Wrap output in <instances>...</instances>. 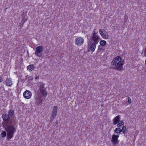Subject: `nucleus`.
Segmentation results:
<instances>
[{
    "mask_svg": "<svg viewBox=\"0 0 146 146\" xmlns=\"http://www.w3.org/2000/svg\"><path fill=\"white\" fill-rule=\"evenodd\" d=\"M119 137V135H113L111 140L113 143L115 144H117L119 143V141L118 139Z\"/></svg>",
    "mask_w": 146,
    "mask_h": 146,
    "instance_id": "1a4fd4ad",
    "label": "nucleus"
},
{
    "mask_svg": "<svg viewBox=\"0 0 146 146\" xmlns=\"http://www.w3.org/2000/svg\"><path fill=\"white\" fill-rule=\"evenodd\" d=\"M84 42V39L83 38L79 37L76 39L75 43L78 45H82Z\"/></svg>",
    "mask_w": 146,
    "mask_h": 146,
    "instance_id": "0eeeda50",
    "label": "nucleus"
},
{
    "mask_svg": "<svg viewBox=\"0 0 146 146\" xmlns=\"http://www.w3.org/2000/svg\"><path fill=\"white\" fill-rule=\"evenodd\" d=\"M45 97L35 94L34 98L35 104L37 106L41 105L42 102L45 99Z\"/></svg>",
    "mask_w": 146,
    "mask_h": 146,
    "instance_id": "20e7f679",
    "label": "nucleus"
},
{
    "mask_svg": "<svg viewBox=\"0 0 146 146\" xmlns=\"http://www.w3.org/2000/svg\"><path fill=\"white\" fill-rule=\"evenodd\" d=\"M6 85L8 86H11L12 85V82L11 78H7L6 80Z\"/></svg>",
    "mask_w": 146,
    "mask_h": 146,
    "instance_id": "f8f14e48",
    "label": "nucleus"
},
{
    "mask_svg": "<svg viewBox=\"0 0 146 146\" xmlns=\"http://www.w3.org/2000/svg\"><path fill=\"white\" fill-rule=\"evenodd\" d=\"M27 76V77L28 78V80L30 83H31L32 82V81L33 79V77L32 76Z\"/></svg>",
    "mask_w": 146,
    "mask_h": 146,
    "instance_id": "aec40b11",
    "label": "nucleus"
},
{
    "mask_svg": "<svg viewBox=\"0 0 146 146\" xmlns=\"http://www.w3.org/2000/svg\"><path fill=\"white\" fill-rule=\"evenodd\" d=\"M23 95L25 98L29 99L31 98L32 96V93L30 91L26 90L23 93Z\"/></svg>",
    "mask_w": 146,
    "mask_h": 146,
    "instance_id": "6e6552de",
    "label": "nucleus"
},
{
    "mask_svg": "<svg viewBox=\"0 0 146 146\" xmlns=\"http://www.w3.org/2000/svg\"><path fill=\"white\" fill-rule=\"evenodd\" d=\"M120 120V115H118L115 117L113 119V123L114 125H116Z\"/></svg>",
    "mask_w": 146,
    "mask_h": 146,
    "instance_id": "9b49d317",
    "label": "nucleus"
},
{
    "mask_svg": "<svg viewBox=\"0 0 146 146\" xmlns=\"http://www.w3.org/2000/svg\"><path fill=\"white\" fill-rule=\"evenodd\" d=\"M111 65L113 66H116L114 69L118 71H121L123 70V65L124 62L122 60L121 58L119 56H117L115 57L111 62Z\"/></svg>",
    "mask_w": 146,
    "mask_h": 146,
    "instance_id": "f03ea898",
    "label": "nucleus"
},
{
    "mask_svg": "<svg viewBox=\"0 0 146 146\" xmlns=\"http://www.w3.org/2000/svg\"><path fill=\"white\" fill-rule=\"evenodd\" d=\"M38 78V77H36L35 78H36V79H37V78Z\"/></svg>",
    "mask_w": 146,
    "mask_h": 146,
    "instance_id": "cd10ccee",
    "label": "nucleus"
},
{
    "mask_svg": "<svg viewBox=\"0 0 146 146\" xmlns=\"http://www.w3.org/2000/svg\"><path fill=\"white\" fill-rule=\"evenodd\" d=\"M128 102L129 104L131 103V100L129 97H128L127 98Z\"/></svg>",
    "mask_w": 146,
    "mask_h": 146,
    "instance_id": "a878e982",
    "label": "nucleus"
},
{
    "mask_svg": "<svg viewBox=\"0 0 146 146\" xmlns=\"http://www.w3.org/2000/svg\"><path fill=\"white\" fill-rule=\"evenodd\" d=\"M43 47L42 46H37L36 48L35 54L36 56L39 57H41L42 56V51Z\"/></svg>",
    "mask_w": 146,
    "mask_h": 146,
    "instance_id": "39448f33",
    "label": "nucleus"
},
{
    "mask_svg": "<svg viewBox=\"0 0 146 146\" xmlns=\"http://www.w3.org/2000/svg\"><path fill=\"white\" fill-rule=\"evenodd\" d=\"M104 49V47L101 45H99L98 47L97 53H98L100 52Z\"/></svg>",
    "mask_w": 146,
    "mask_h": 146,
    "instance_id": "dca6fc26",
    "label": "nucleus"
},
{
    "mask_svg": "<svg viewBox=\"0 0 146 146\" xmlns=\"http://www.w3.org/2000/svg\"><path fill=\"white\" fill-rule=\"evenodd\" d=\"M100 45L103 46L106 45V42L105 40H101L100 41Z\"/></svg>",
    "mask_w": 146,
    "mask_h": 146,
    "instance_id": "a211bd4d",
    "label": "nucleus"
},
{
    "mask_svg": "<svg viewBox=\"0 0 146 146\" xmlns=\"http://www.w3.org/2000/svg\"><path fill=\"white\" fill-rule=\"evenodd\" d=\"M121 129L122 130V131L123 134H125L126 133V126H123L122 127Z\"/></svg>",
    "mask_w": 146,
    "mask_h": 146,
    "instance_id": "4be33fe9",
    "label": "nucleus"
},
{
    "mask_svg": "<svg viewBox=\"0 0 146 146\" xmlns=\"http://www.w3.org/2000/svg\"><path fill=\"white\" fill-rule=\"evenodd\" d=\"M57 113L52 112V114L51 115V119L52 120L56 117Z\"/></svg>",
    "mask_w": 146,
    "mask_h": 146,
    "instance_id": "6ab92c4d",
    "label": "nucleus"
},
{
    "mask_svg": "<svg viewBox=\"0 0 146 146\" xmlns=\"http://www.w3.org/2000/svg\"><path fill=\"white\" fill-rule=\"evenodd\" d=\"M98 30L97 29H94V30L93 31V33H95V34L97 35V33H98Z\"/></svg>",
    "mask_w": 146,
    "mask_h": 146,
    "instance_id": "b1692460",
    "label": "nucleus"
},
{
    "mask_svg": "<svg viewBox=\"0 0 146 146\" xmlns=\"http://www.w3.org/2000/svg\"><path fill=\"white\" fill-rule=\"evenodd\" d=\"M3 75H1L0 77V83L1 82L3 81Z\"/></svg>",
    "mask_w": 146,
    "mask_h": 146,
    "instance_id": "393cba45",
    "label": "nucleus"
},
{
    "mask_svg": "<svg viewBox=\"0 0 146 146\" xmlns=\"http://www.w3.org/2000/svg\"><path fill=\"white\" fill-rule=\"evenodd\" d=\"M14 111L12 110H9L8 113L2 115L4 121L3 127L7 133L8 139H11L13 137L17 127V120L14 117Z\"/></svg>",
    "mask_w": 146,
    "mask_h": 146,
    "instance_id": "f257e3e1",
    "label": "nucleus"
},
{
    "mask_svg": "<svg viewBox=\"0 0 146 146\" xmlns=\"http://www.w3.org/2000/svg\"><path fill=\"white\" fill-rule=\"evenodd\" d=\"M99 33L102 38L104 39H107L109 36L107 32L103 29L99 30Z\"/></svg>",
    "mask_w": 146,
    "mask_h": 146,
    "instance_id": "423d86ee",
    "label": "nucleus"
},
{
    "mask_svg": "<svg viewBox=\"0 0 146 146\" xmlns=\"http://www.w3.org/2000/svg\"><path fill=\"white\" fill-rule=\"evenodd\" d=\"M27 19H24L22 21H23V23H24L25 22V21H27Z\"/></svg>",
    "mask_w": 146,
    "mask_h": 146,
    "instance_id": "bb28decb",
    "label": "nucleus"
},
{
    "mask_svg": "<svg viewBox=\"0 0 146 146\" xmlns=\"http://www.w3.org/2000/svg\"><path fill=\"white\" fill-rule=\"evenodd\" d=\"M38 85L39 88L35 94L46 97L47 95V92L46 89L44 87V84L42 82H39Z\"/></svg>",
    "mask_w": 146,
    "mask_h": 146,
    "instance_id": "7ed1b4c3",
    "label": "nucleus"
},
{
    "mask_svg": "<svg viewBox=\"0 0 146 146\" xmlns=\"http://www.w3.org/2000/svg\"><path fill=\"white\" fill-rule=\"evenodd\" d=\"M35 66L33 64H30L27 67V69L28 71L29 72H31L34 70L35 68Z\"/></svg>",
    "mask_w": 146,
    "mask_h": 146,
    "instance_id": "4468645a",
    "label": "nucleus"
},
{
    "mask_svg": "<svg viewBox=\"0 0 146 146\" xmlns=\"http://www.w3.org/2000/svg\"><path fill=\"white\" fill-rule=\"evenodd\" d=\"M99 39L100 37L99 36L95 34V33L93 34L92 39L94 41V42L97 43L98 42V40Z\"/></svg>",
    "mask_w": 146,
    "mask_h": 146,
    "instance_id": "9d476101",
    "label": "nucleus"
},
{
    "mask_svg": "<svg viewBox=\"0 0 146 146\" xmlns=\"http://www.w3.org/2000/svg\"><path fill=\"white\" fill-rule=\"evenodd\" d=\"M1 1V0H0V1Z\"/></svg>",
    "mask_w": 146,
    "mask_h": 146,
    "instance_id": "c85d7f7f",
    "label": "nucleus"
},
{
    "mask_svg": "<svg viewBox=\"0 0 146 146\" xmlns=\"http://www.w3.org/2000/svg\"><path fill=\"white\" fill-rule=\"evenodd\" d=\"M121 132L122 130L120 128H117L114 130V132L116 133L117 134L119 135L121 134Z\"/></svg>",
    "mask_w": 146,
    "mask_h": 146,
    "instance_id": "2eb2a0df",
    "label": "nucleus"
},
{
    "mask_svg": "<svg viewBox=\"0 0 146 146\" xmlns=\"http://www.w3.org/2000/svg\"><path fill=\"white\" fill-rule=\"evenodd\" d=\"M58 109V107L57 106H54L53 108V110L52 112H54L57 113V110Z\"/></svg>",
    "mask_w": 146,
    "mask_h": 146,
    "instance_id": "412c9836",
    "label": "nucleus"
},
{
    "mask_svg": "<svg viewBox=\"0 0 146 146\" xmlns=\"http://www.w3.org/2000/svg\"><path fill=\"white\" fill-rule=\"evenodd\" d=\"M124 123L123 120L119 121L117 123V126L119 127H121L124 125Z\"/></svg>",
    "mask_w": 146,
    "mask_h": 146,
    "instance_id": "f3484780",
    "label": "nucleus"
},
{
    "mask_svg": "<svg viewBox=\"0 0 146 146\" xmlns=\"http://www.w3.org/2000/svg\"><path fill=\"white\" fill-rule=\"evenodd\" d=\"M97 44L96 42H93L91 44L90 46V49L93 52L94 51Z\"/></svg>",
    "mask_w": 146,
    "mask_h": 146,
    "instance_id": "ddd939ff",
    "label": "nucleus"
},
{
    "mask_svg": "<svg viewBox=\"0 0 146 146\" xmlns=\"http://www.w3.org/2000/svg\"><path fill=\"white\" fill-rule=\"evenodd\" d=\"M6 132L5 131H3L1 133V136L2 137H5L6 136Z\"/></svg>",
    "mask_w": 146,
    "mask_h": 146,
    "instance_id": "5701e85b",
    "label": "nucleus"
}]
</instances>
